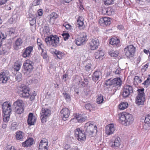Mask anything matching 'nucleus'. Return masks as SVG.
I'll use <instances>...</instances> for the list:
<instances>
[{"label":"nucleus","instance_id":"nucleus-53","mask_svg":"<svg viewBox=\"0 0 150 150\" xmlns=\"http://www.w3.org/2000/svg\"><path fill=\"white\" fill-rule=\"evenodd\" d=\"M149 1V0H141L140 4L143 5L147 4Z\"/></svg>","mask_w":150,"mask_h":150},{"label":"nucleus","instance_id":"nucleus-39","mask_svg":"<svg viewBox=\"0 0 150 150\" xmlns=\"http://www.w3.org/2000/svg\"><path fill=\"white\" fill-rule=\"evenodd\" d=\"M50 20L53 19H56L58 18V15L55 13L53 12L49 16Z\"/></svg>","mask_w":150,"mask_h":150},{"label":"nucleus","instance_id":"nucleus-15","mask_svg":"<svg viewBox=\"0 0 150 150\" xmlns=\"http://www.w3.org/2000/svg\"><path fill=\"white\" fill-rule=\"evenodd\" d=\"M102 77V73L100 71H96L93 74L92 78L93 81L95 82Z\"/></svg>","mask_w":150,"mask_h":150},{"label":"nucleus","instance_id":"nucleus-35","mask_svg":"<svg viewBox=\"0 0 150 150\" xmlns=\"http://www.w3.org/2000/svg\"><path fill=\"white\" fill-rule=\"evenodd\" d=\"M103 96L101 95L98 96L96 99L97 103L99 104L103 103Z\"/></svg>","mask_w":150,"mask_h":150},{"label":"nucleus","instance_id":"nucleus-20","mask_svg":"<svg viewBox=\"0 0 150 150\" xmlns=\"http://www.w3.org/2000/svg\"><path fill=\"white\" fill-rule=\"evenodd\" d=\"M33 49V47L32 46H30L27 47L23 53V56L24 57H28L32 51Z\"/></svg>","mask_w":150,"mask_h":150},{"label":"nucleus","instance_id":"nucleus-22","mask_svg":"<svg viewBox=\"0 0 150 150\" xmlns=\"http://www.w3.org/2000/svg\"><path fill=\"white\" fill-rule=\"evenodd\" d=\"M34 140L32 138H30L26 140L25 142L22 143L23 146L28 147L31 146L33 143Z\"/></svg>","mask_w":150,"mask_h":150},{"label":"nucleus","instance_id":"nucleus-21","mask_svg":"<svg viewBox=\"0 0 150 150\" xmlns=\"http://www.w3.org/2000/svg\"><path fill=\"white\" fill-rule=\"evenodd\" d=\"M110 44L114 46H116L117 47L120 45V40L116 37L112 38L110 40Z\"/></svg>","mask_w":150,"mask_h":150},{"label":"nucleus","instance_id":"nucleus-12","mask_svg":"<svg viewBox=\"0 0 150 150\" xmlns=\"http://www.w3.org/2000/svg\"><path fill=\"white\" fill-rule=\"evenodd\" d=\"M2 109L4 113L11 114L12 111L11 106L8 102H6L3 103Z\"/></svg>","mask_w":150,"mask_h":150},{"label":"nucleus","instance_id":"nucleus-14","mask_svg":"<svg viewBox=\"0 0 150 150\" xmlns=\"http://www.w3.org/2000/svg\"><path fill=\"white\" fill-rule=\"evenodd\" d=\"M36 118L34 116L33 114L32 113H30L29 114L28 118V123L30 125H33L35 122H36Z\"/></svg>","mask_w":150,"mask_h":150},{"label":"nucleus","instance_id":"nucleus-9","mask_svg":"<svg viewBox=\"0 0 150 150\" xmlns=\"http://www.w3.org/2000/svg\"><path fill=\"white\" fill-rule=\"evenodd\" d=\"M19 94L21 97L23 98H26L29 96V88L26 86L21 85L20 87Z\"/></svg>","mask_w":150,"mask_h":150},{"label":"nucleus","instance_id":"nucleus-8","mask_svg":"<svg viewBox=\"0 0 150 150\" xmlns=\"http://www.w3.org/2000/svg\"><path fill=\"white\" fill-rule=\"evenodd\" d=\"M124 51L127 57H132L135 51V48L132 45H129L124 49Z\"/></svg>","mask_w":150,"mask_h":150},{"label":"nucleus","instance_id":"nucleus-49","mask_svg":"<svg viewBox=\"0 0 150 150\" xmlns=\"http://www.w3.org/2000/svg\"><path fill=\"white\" fill-rule=\"evenodd\" d=\"M41 54L43 59H45L47 58L48 56L45 50H42Z\"/></svg>","mask_w":150,"mask_h":150},{"label":"nucleus","instance_id":"nucleus-13","mask_svg":"<svg viewBox=\"0 0 150 150\" xmlns=\"http://www.w3.org/2000/svg\"><path fill=\"white\" fill-rule=\"evenodd\" d=\"M90 48L91 50H94L98 48L99 45V40L96 38L93 39L89 43Z\"/></svg>","mask_w":150,"mask_h":150},{"label":"nucleus","instance_id":"nucleus-7","mask_svg":"<svg viewBox=\"0 0 150 150\" xmlns=\"http://www.w3.org/2000/svg\"><path fill=\"white\" fill-rule=\"evenodd\" d=\"M50 114L51 111L50 109L47 108H42L40 112V119L42 123L46 122V119Z\"/></svg>","mask_w":150,"mask_h":150},{"label":"nucleus","instance_id":"nucleus-41","mask_svg":"<svg viewBox=\"0 0 150 150\" xmlns=\"http://www.w3.org/2000/svg\"><path fill=\"white\" fill-rule=\"evenodd\" d=\"M49 28L47 26H45L44 27L43 29V32L45 35H47L48 33L50 32Z\"/></svg>","mask_w":150,"mask_h":150},{"label":"nucleus","instance_id":"nucleus-48","mask_svg":"<svg viewBox=\"0 0 150 150\" xmlns=\"http://www.w3.org/2000/svg\"><path fill=\"white\" fill-rule=\"evenodd\" d=\"M7 53V51L5 48L2 47L0 49V54L4 55Z\"/></svg>","mask_w":150,"mask_h":150},{"label":"nucleus","instance_id":"nucleus-16","mask_svg":"<svg viewBox=\"0 0 150 150\" xmlns=\"http://www.w3.org/2000/svg\"><path fill=\"white\" fill-rule=\"evenodd\" d=\"M105 132L108 135L112 134L115 131L114 125L111 124L107 126L105 129Z\"/></svg>","mask_w":150,"mask_h":150},{"label":"nucleus","instance_id":"nucleus-43","mask_svg":"<svg viewBox=\"0 0 150 150\" xmlns=\"http://www.w3.org/2000/svg\"><path fill=\"white\" fill-rule=\"evenodd\" d=\"M18 126L17 123L16 122H14L12 123L11 125V129L12 130H15L16 129Z\"/></svg>","mask_w":150,"mask_h":150},{"label":"nucleus","instance_id":"nucleus-62","mask_svg":"<svg viewBox=\"0 0 150 150\" xmlns=\"http://www.w3.org/2000/svg\"><path fill=\"white\" fill-rule=\"evenodd\" d=\"M103 12H105V13H104L105 14H106L109 15L110 14V13L109 11H108V9H105L103 10Z\"/></svg>","mask_w":150,"mask_h":150},{"label":"nucleus","instance_id":"nucleus-3","mask_svg":"<svg viewBox=\"0 0 150 150\" xmlns=\"http://www.w3.org/2000/svg\"><path fill=\"white\" fill-rule=\"evenodd\" d=\"M45 42L48 45L56 47L59 43V38L56 35H50L45 39Z\"/></svg>","mask_w":150,"mask_h":150},{"label":"nucleus","instance_id":"nucleus-47","mask_svg":"<svg viewBox=\"0 0 150 150\" xmlns=\"http://www.w3.org/2000/svg\"><path fill=\"white\" fill-rule=\"evenodd\" d=\"M143 84L146 85L148 86L149 84H150V75H149L148 76V77L147 79L143 83Z\"/></svg>","mask_w":150,"mask_h":150},{"label":"nucleus","instance_id":"nucleus-34","mask_svg":"<svg viewBox=\"0 0 150 150\" xmlns=\"http://www.w3.org/2000/svg\"><path fill=\"white\" fill-rule=\"evenodd\" d=\"M66 110V108H63L61 111V116L62 118V120L64 121L66 120V112L65 110Z\"/></svg>","mask_w":150,"mask_h":150},{"label":"nucleus","instance_id":"nucleus-54","mask_svg":"<svg viewBox=\"0 0 150 150\" xmlns=\"http://www.w3.org/2000/svg\"><path fill=\"white\" fill-rule=\"evenodd\" d=\"M6 150H16L14 146L8 145L6 147Z\"/></svg>","mask_w":150,"mask_h":150},{"label":"nucleus","instance_id":"nucleus-1","mask_svg":"<svg viewBox=\"0 0 150 150\" xmlns=\"http://www.w3.org/2000/svg\"><path fill=\"white\" fill-rule=\"evenodd\" d=\"M119 121L125 125H128L133 122L134 119L132 115L126 112H123L119 115Z\"/></svg>","mask_w":150,"mask_h":150},{"label":"nucleus","instance_id":"nucleus-25","mask_svg":"<svg viewBox=\"0 0 150 150\" xmlns=\"http://www.w3.org/2000/svg\"><path fill=\"white\" fill-rule=\"evenodd\" d=\"M122 81L120 78H117L112 79V83L113 86H120L122 85Z\"/></svg>","mask_w":150,"mask_h":150},{"label":"nucleus","instance_id":"nucleus-31","mask_svg":"<svg viewBox=\"0 0 150 150\" xmlns=\"http://www.w3.org/2000/svg\"><path fill=\"white\" fill-rule=\"evenodd\" d=\"M128 105V104L127 102H122L119 105V109L121 110H124L127 108Z\"/></svg>","mask_w":150,"mask_h":150},{"label":"nucleus","instance_id":"nucleus-5","mask_svg":"<svg viewBox=\"0 0 150 150\" xmlns=\"http://www.w3.org/2000/svg\"><path fill=\"white\" fill-rule=\"evenodd\" d=\"M144 89H138L137 91L138 95L136 96V103L139 105H142L145 100V94L144 93Z\"/></svg>","mask_w":150,"mask_h":150},{"label":"nucleus","instance_id":"nucleus-61","mask_svg":"<svg viewBox=\"0 0 150 150\" xmlns=\"http://www.w3.org/2000/svg\"><path fill=\"white\" fill-rule=\"evenodd\" d=\"M71 100V98L70 97L69 95L66 93V101L69 102Z\"/></svg>","mask_w":150,"mask_h":150},{"label":"nucleus","instance_id":"nucleus-32","mask_svg":"<svg viewBox=\"0 0 150 150\" xmlns=\"http://www.w3.org/2000/svg\"><path fill=\"white\" fill-rule=\"evenodd\" d=\"M15 79L18 82L21 81L22 79L21 73L19 72H17L15 74Z\"/></svg>","mask_w":150,"mask_h":150},{"label":"nucleus","instance_id":"nucleus-6","mask_svg":"<svg viewBox=\"0 0 150 150\" xmlns=\"http://www.w3.org/2000/svg\"><path fill=\"white\" fill-rule=\"evenodd\" d=\"M133 92V89L132 87L128 85H125L124 86L122 90V95L124 98L129 97L130 95H132Z\"/></svg>","mask_w":150,"mask_h":150},{"label":"nucleus","instance_id":"nucleus-2","mask_svg":"<svg viewBox=\"0 0 150 150\" xmlns=\"http://www.w3.org/2000/svg\"><path fill=\"white\" fill-rule=\"evenodd\" d=\"M34 63L29 60H26L23 64L22 73L24 74L30 73L34 68Z\"/></svg>","mask_w":150,"mask_h":150},{"label":"nucleus","instance_id":"nucleus-50","mask_svg":"<svg viewBox=\"0 0 150 150\" xmlns=\"http://www.w3.org/2000/svg\"><path fill=\"white\" fill-rule=\"evenodd\" d=\"M134 81H136L137 83H140L142 82V80L139 78V77L137 76H135L134 79Z\"/></svg>","mask_w":150,"mask_h":150},{"label":"nucleus","instance_id":"nucleus-10","mask_svg":"<svg viewBox=\"0 0 150 150\" xmlns=\"http://www.w3.org/2000/svg\"><path fill=\"white\" fill-rule=\"evenodd\" d=\"M95 129L96 130V126L94 125L93 122H88L85 124L84 129L86 132L89 134H92L94 132Z\"/></svg>","mask_w":150,"mask_h":150},{"label":"nucleus","instance_id":"nucleus-59","mask_svg":"<svg viewBox=\"0 0 150 150\" xmlns=\"http://www.w3.org/2000/svg\"><path fill=\"white\" fill-rule=\"evenodd\" d=\"M121 70L120 68H118L115 71V73L116 74H119L121 73Z\"/></svg>","mask_w":150,"mask_h":150},{"label":"nucleus","instance_id":"nucleus-23","mask_svg":"<svg viewBox=\"0 0 150 150\" xmlns=\"http://www.w3.org/2000/svg\"><path fill=\"white\" fill-rule=\"evenodd\" d=\"M23 41L22 39L20 38H18L13 44V47L16 50H18L19 47L21 45Z\"/></svg>","mask_w":150,"mask_h":150},{"label":"nucleus","instance_id":"nucleus-42","mask_svg":"<svg viewBox=\"0 0 150 150\" xmlns=\"http://www.w3.org/2000/svg\"><path fill=\"white\" fill-rule=\"evenodd\" d=\"M144 122L146 124L150 123V114H148L146 116Z\"/></svg>","mask_w":150,"mask_h":150},{"label":"nucleus","instance_id":"nucleus-51","mask_svg":"<svg viewBox=\"0 0 150 150\" xmlns=\"http://www.w3.org/2000/svg\"><path fill=\"white\" fill-rule=\"evenodd\" d=\"M47 143H42L40 142L39 147L43 148H47Z\"/></svg>","mask_w":150,"mask_h":150},{"label":"nucleus","instance_id":"nucleus-18","mask_svg":"<svg viewBox=\"0 0 150 150\" xmlns=\"http://www.w3.org/2000/svg\"><path fill=\"white\" fill-rule=\"evenodd\" d=\"M96 59H98L99 60H101L103 59V57L104 55L103 51L102 50H99L96 52L94 54Z\"/></svg>","mask_w":150,"mask_h":150},{"label":"nucleus","instance_id":"nucleus-4","mask_svg":"<svg viewBox=\"0 0 150 150\" xmlns=\"http://www.w3.org/2000/svg\"><path fill=\"white\" fill-rule=\"evenodd\" d=\"M86 34L84 32H82L76 36L75 42L77 45L79 46L85 44L88 40Z\"/></svg>","mask_w":150,"mask_h":150},{"label":"nucleus","instance_id":"nucleus-55","mask_svg":"<svg viewBox=\"0 0 150 150\" xmlns=\"http://www.w3.org/2000/svg\"><path fill=\"white\" fill-rule=\"evenodd\" d=\"M41 1V0H34L33 4L35 6L39 5Z\"/></svg>","mask_w":150,"mask_h":150},{"label":"nucleus","instance_id":"nucleus-45","mask_svg":"<svg viewBox=\"0 0 150 150\" xmlns=\"http://www.w3.org/2000/svg\"><path fill=\"white\" fill-rule=\"evenodd\" d=\"M114 0H104V4L105 5H109L114 4Z\"/></svg>","mask_w":150,"mask_h":150},{"label":"nucleus","instance_id":"nucleus-27","mask_svg":"<svg viewBox=\"0 0 150 150\" xmlns=\"http://www.w3.org/2000/svg\"><path fill=\"white\" fill-rule=\"evenodd\" d=\"M120 139L119 137H117L114 140V142H112L111 146L112 147L115 148L118 147L120 144Z\"/></svg>","mask_w":150,"mask_h":150},{"label":"nucleus","instance_id":"nucleus-44","mask_svg":"<svg viewBox=\"0 0 150 150\" xmlns=\"http://www.w3.org/2000/svg\"><path fill=\"white\" fill-rule=\"evenodd\" d=\"M112 79H111V78L109 79L108 80H106L105 84L106 86L112 85Z\"/></svg>","mask_w":150,"mask_h":150},{"label":"nucleus","instance_id":"nucleus-63","mask_svg":"<svg viewBox=\"0 0 150 150\" xmlns=\"http://www.w3.org/2000/svg\"><path fill=\"white\" fill-rule=\"evenodd\" d=\"M7 0H0V5H3L6 3Z\"/></svg>","mask_w":150,"mask_h":150},{"label":"nucleus","instance_id":"nucleus-57","mask_svg":"<svg viewBox=\"0 0 150 150\" xmlns=\"http://www.w3.org/2000/svg\"><path fill=\"white\" fill-rule=\"evenodd\" d=\"M38 13L39 16H42L43 14L42 10L41 9H39L38 11Z\"/></svg>","mask_w":150,"mask_h":150},{"label":"nucleus","instance_id":"nucleus-46","mask_svg":"<svg viewBox=\"0 0 150 150\" xmlns=\"http://www.w3.org/2000/svg\"><path fill=\"white\" fill-rule=\"evenodd\" d=\"M92 65L91 64H88L85 66V70L87 71L91 70V67Z\"/></svg>","mask_w":150,"mask_h":150},{"label":"nucleus","instance_id":"nucleus-36","mask_svg":"<svg viewBox=\"0 0 150 150\" xmlns=\"http://www.w3.org/2000/svg\"><path fill=\"white\" fill-rule=\"evenodd\" d=\"M85 107L87 110L91 111V110L95 108V107L90 103H87L85 105Z\"/></svg>","mask_w":150,"mask_h":150},{"label":"nucleus","instance_id":"nucleus-64","mask_svg":"<svg viewBox=\"0 0 150 150\" xmlns=\"http://www.w3.org/2000/svg\"><path fill=\"white\" fill-rule=\"evenodd\" d=\"M40 143H48V142L47 140L45 138H43L40 142Z\"/></svg>","mask_w":150,"mask_h":150},{"label":"nucleus","instance_id":"nucleus-11","mask_svg":"<svg viewBox=\"0 0 150 150\" xmlns=\"http://www.w3.org/2000/svg\"><path fill=\"white\" fill-rule=\"evenodd\" d=\"M75 135V137H78V139L80 142L83 141L86 139L85 134L79 128H77L74 130Z\"/></svg>","mask_w":150,"mask_h":150},{"label":"nucleus","instance_id":"nucleus-28","mask_svg":"<svg viewBox=\"0 0 150 150\" xmlns=\"http://www.w3.org/2000/svg\"><path fill=\"white\" fill-rule=\"evenodd\" d=\"M13 105L15 107H24L23 102L21 100H18L17 101L14 102Z\"/></svg>","mask_w":150,"mask_h":150},{"label":"nucleus","instance_id":"nucleus-30","mask_svg":"<svg viewBox=\"0 0 150 150\" xmlns=\"http://www.w3.org/2000/svg\"><path fill=\"white\" fill-rule=\"evenodd\" d=\"M24 136V133L21 131L17 132L16 133V139L18 140H22Z\"/></svg>","mask_w":150,"mask_h":150},{"label":"nucleus","instance_id":"nucleus-40","mask_svg":"<svg viewBox=\"0 0 150 150\" xmlns=\"http://www.w3.org/2000/svg\"><path fill=\"white\" fill-rule=\"evenodd\" d=\"M66 30H68V31H67V32H69V33L71 32L73 30L72 27L71 26V25L70 24H69L67 22H66Z\"/></svg>","mask_w":150,"mask_h":150},{"label":"nucleus","instance_id":"nucleus-37","mask_svg":"<svg viewBox=\"0 0 150 150\" xmlns=\"http://www.w3.org/2000/svg\"><path fill=\"white\" fill-rule=\"evenodd\" d=\"M108 53L111 56L114 57H117L118 54L117 52L113 50L109 51Z\"/></svg>","mask_w":150,"mask_h":150},{"label":"nucleus","instance_id":"nucleus-19","mask_svg":"<svg viewBox=\"0 0 150 150\" xmlns=\"http://www.w3.org/2000/svg\"><path fill=\"white\" fill-rule=\"evenodd\" d=\"M8 79V76L4 72L0 74V83H6Z\"/></svg>","mask_w":150,"mask_h":150},{"label":"nucleus","instance_id":"nucleus-24","mask_svg":"<svg viewBox=\"0 0 150 150\" xmlns=\"http://www.w3.org/2000/svg\"><path fill=\"white\" fill-rule=\"evenodd\" d=\"M83 20L84 19L82 16L79 17L77 20V26L80 30L83 29L84 27V26L83 25L84 24L83 22Z\"/></svg>","mask_w":150,"mask_h":150},{"label":"nucleus","instance_id":"nucleus-52","mask_svg":"<svg viewBox=\"0 0 150 150\" xmlns=\"http://www.w3.org/2000/svg\"><path fill=\"white\" fill-rule=\"evenodd\" d=\"M36 23V19L35 17H33V19L32 20H30V24L31 25L33 26Z\"/></svg>","mask_w":150,"mask_h":150},{"label":"nucleus","instance_id":"nucleus-17","mask_svg":"<svg viewBox=\"0 0 150 150\" xmlns=\"http://www.w3.org/2000/svg\"><path fill=\"white\" fill-rule=\"evenodd\" d=\"M111 19L108 17H103L100 19L99 23L100 24H104L108 25L111 23Z\"/></svg>","mask_w":150,"mask_h":150},{"label":"nucleus","instance_id":"nucleus-29","mask_svg":"<svg viewBox=\"0 0 150 150\" xmlns=\"http://www.w3.org/2000/svg\"><path fill=\"white\" fill-rule=\"evenodd\" d=\"M15 112L16 114L19 115L23 112L24 107H15Z\"/></svg>","mask_w":150,"mask_h":150},{"label":"nucleus","instance_id":"nucleus-56","mask_svg":"<svg viewBox=\"0 0 150 150\" xmlns=\"http://www.w3.org/2000/svg\"><path fill=\"white\" fill-rule=\"evenodd\" d=\"M60 37L61 38L63 39L64 40H66V32L65 31H64V32L62 33V34H61V35L60 36Z\"/></svg>","mask_w":150,"mask_h":150},{"label":"nucleus","instance_id":"nucleus-33","mask_svg":"<svg viewBox=\"0 0 150 150\" xmlns=\"http://www.w3.org/2000/svg\"><path fill=\"white\" fill-rule=\"evenodd\" d=\"M11 114L4 113L3 120L4 122L6 123L8 122L10 119V116Z\"/></svg>","mask_w":150,"mask_h":150},{"label":"nucleus","instance_id":"nucleus-38","mask_svg":"<svg viewBox=\"0 0 150 150\" xmlns=\"http://www.w3.org/2000/svg\"><path fill=\"white\" fill-rule=\"evenodd\" d=\"M21 65L18 62H15L14 68L16 71H18L20 69Z\"/></svg>","mask_w":150,"mask_h":150},{"label":"nucleus","instance_id":"nucleus-26","mask_svg":"<svg viewBox=\"0 0 150 150\" xmlns=\"http://www.w3.org/2000/svg\"><path fill=\"white\" fill-rule=\"evenodd\" d=\"M75 117L78 122H84L86 119V117L83 115H76Z\"/></svg>","mask_w":150,"mask_h":150},{"label":"nucleus","instance_id":"nucleus-58","mask_svg":"<svg viewBox=\"0 0 150 150\" xmlns=\"http://www.w3.org/2000/svg\"><path fill=\"white\" fill-rule=\"evenodd\" d=\"M79 84H81V86L82 87H84L86 85V83L83 81H81L79 80Z\"/></svg>","mask_w":150,"mask_h":150},{"label":"nucleus","instance_id":"nucleus-60","mask_svg":"<svg viewBox=\"0 0 150 150\" xmlns=\"http://www.w3.org/2000/svg\"><path fill=\"white\" fill-rule=\"evenodd\" d=\"M36 94L35 93H33L32 95L30 97V100L31 101L35 99V97L36 96Z\"/></svg>","mask_w":150,"mask_h":150}]
</instances>
